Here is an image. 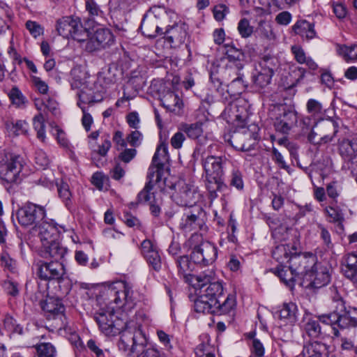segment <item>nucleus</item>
<instances>
[{
    "label": "nucleus",
    "instance_id": "5fc2aeb1",
    "mask_svg": "<svg viewBox=\"0 0 357 357\" xmlns=\"http://www.w3.org/2000/svg\"><path fill=\"white\" fill-rule=\"evenodd\" d=\"M237 29L241 36L243 38L250 37L254 31V27L250 25V21L245 17L238 22Z\"/></svg>",
    "mask_w": 357,
    "mask_h": 357
},
{
    "label": "nucleus",
    "instance_id": "f8f14e48",
    "mask_svg": "<svg viewBox=\"0 0 357 357\" xmlns=\"http://www.w3.org/2000/svg\"><path fill=\"white\" fill-rule=\"evenodd\" d=\"M274 109L277 112L274 121L275 130L281 133L287 134L297 125V112L294 108L285 105H276Z\"/></svg>",
    "mask_w": 357,
    "mask_h": 357
},
{
    "label": "nucleus",
    "instance_id": "393cba45",
    "mask_svg": "<svg viewBox=\"0 0 357 357\" xmlns=\"http://www.w3.org/2000/svg\"><path fill=\"white\" fill-rule=\"evenodd\" d=\"M176 263L178 269V275L182 278L185 282L190 284L193 287V283L196 282L195 278L197 276L191 273L194 268V264L191 262L187 255H183L177 258Z\"/></svg>",
    "mask_w": 357,
    "mask_h": 357
},
{
    "label": "nucleus",
    "instance_id": "864d4df0",
    "mask_svg": "<svg viewBox=\"0 0 357 357\" xmlns=\"http://www.w3.org/2000/svg\"><path fill=\"white\" fill-rule=\"evenodd\" d=\"M33 128L37 132V137L44 142L45 138V119L42 114L34 116L33 119Z\"/></svg>",
    "mask_w": 357,
    "mask_h": 357
},
{
    "label": "nucleus",
    "instance_id": "4c0bfd02",
    "mask_svg": "<svg viewBox=\"0 0 357 357\" xmlns=\"http://www.w3.org/2000/svg\"><path fill=\"white\" fill-rule=\"evenodd\" d=\"M93 36L102 49L114 43L113 34L108 29H98L93 33Z\"/></svg>",
    "mask_w": 357,
    "mask_h": 357
},
{
    "label": "nucleus",
    "instance_id": "79ce46f5",
    "mask_svg": "<svg viewBox=\"0 0 357 357\" xmlns=\"http://www.w3.org/2000/svg\"><path fill=\"white\" fill-rule=\"evenodd\" d=\"M333 311L331 313L322 314L319 317V319L324 324L335 326L337 325L340 328H341V313L337 311V304H334V298L333 299Z\"/></svg>",
    "mask_w": 357,
    "mask_h": 357
},
{
    "label": "nucleus",
    "instance_id": "774afa93",
    "mask_svg": "<svg viewBox=\"0 0 357 357\" xmlns=\"http://www.w3.org/2000/svg\"><path fill=\"white\" fill-rule=\"evenodd\" d=\"M195 354L197 357H215L209 346L205 344H200L195 348Z\"/></svg>",
    "mask_w": 357,
    "mask_h": 357
},
{
    "label": "nucleus",
    "instance_id": "4468645a",
    "mask_svg": "<svg viewBox=\"0 0 357 357\" xmlns=\"http://www.w3.org/2000/svg\"><path fill=\"white\" fill-rule=\"evenodd\" d=\"M331 280L326 267L315 263L309 273L304 275V280L301 284L307 289H319L327 285Z\"/></svg>",
    "mask_w": 357,
    "mask_h": 357
},
{
    "label": "nucleus",
    "instance_id": "ea45409f",
    "mask_svg": "<svg viewBox=\"0 0 357 357\" xmlns=\"http://www.w3.org/2000/svg\"><path fill=\"white\" fill-rule=\"evenodd\" d=\"M72 79L70 85L73 89H82L81 91L77 93H84V98L86 97L85 93L82 91V89L85 87L86 84V77L84 72L81 71L79 69H73L71 71Z\"/></svg>",
    "mask_w": 357,
    "mask_h": 357
},
{
    "label": "nucleus",
    "instance_id": "052dcab7",
    "mask_svg": "<svg viewBox=\"0 0 357 357\" xmlns=\"http://www.w3.org/2000/svg\"><path fill=\"white\" fill-rule=\"evenodd\" d=\"M3 325L8 331L18 334L22 333V327L17 324L16 320L12 317L6 316L3 320Z\"/></svg>",
    "mask_w": 357,
    "mask_h": 357
},
{
    "label": "nucleus",
    "instance_id": "8fccbe9b",
    "mask_svg": "<svg viewBox=\"0 0 357 357\" xmlns=\"http://www.w3.org/2000/svg\"><path fill=\"white\" fill-rule=\"evenodd\" d=\"M38 357H56V350L53 344L50 342L37 344L35 346Z\"/></svg>",
    "mask_w": 357,
    "mask_h": 357
},
{
    "label": "nucleus",
    "instance_id": "c9c22d12",
    "mask_svg": "<svg viewBox=\"0 0 357 357\" xmlns=\"http://www.w3.org/2000/svg\"><path fill=\"white\" fill-rule=\"evenodd\" d=\"M78 98H79V100L77 102V105L79 107L81 108V109L83 112V116L82 118V126H84V128H85V130L86 131H89L91 129V126L93 121V118H92L91 115L86 111V108L84 107H83L82 105V103L90 104L91 102H93L94 100L91 98H85L84 93H79Z\"/></svg>",
    "mask_w": 357,
    "mask_h": 357
},
{
    "label": "nucleus",
    "instance_id": "a19ab883",
    "mask_svg": "<svg viewBox=\"0 0 357 357\" xmlns=\"http://www.w3.org/2000/svg\"><path fill=\"white\" fill-rule=\"evenodd\" d=\"M337 52L347 62L357 61V45H337Z\"/></svg>",
    "mask_w": 357,
    "mask_h": 357
},
{
    "label": "nucleus",
    "instance_id": "c03bdc74",
    "mask_svg": "<svg viewBox=\"0 0 357 357\" xmlns=\"http://www.w3.org/2000/svg\"><path fill=\"white\" fill-rule=\"evenodd\" d=\"M278 59L271 55L264 56L259 63V68L266 72L274 75L279 67Z\"/></svg>",
    "mask_w": 357,
    "mask_h": 357
},
{
    "label": "nucleus",
    "instance_id": "bf43d9fd",
    "mask_svg": "<svg viewBox=\"0 0 357 357\" xmlns=\"http://www.w3.org/2000/svg\"><path fill=\"white\" fill-rule=\"evenodd\" d=\"M0 27L3 29L5 26L8 27V21H10L13 16L12 10L7 5L3 4L1 6L0 10Z\"/></svg>",
    "mask_w": 357,
    "mask_h": 357
},
{
    "label": "nucleus",
    "instance_id": "cd10ccee",
    "mask_svg": "<svg viewBox=\"0 0 357 357\" xmlns=\"http://www.w3.org/2000/svg\"><path fill=\"white\" fill-rule=\"evenodd\" d=\"M302 354L303 357H328V347L320 342H312L304 345Z\"/></svg>",
    "mask_w": 357,
    "mask_h": 357
},
{
    "label": "nucleus",
    "instance_id": "4be33fe9",
    "mask_svg": "<svg viewBox=\"0 0 357 357\" xmlns=\"http://www.w3.org/2000/svg\"><path fill=\"white\" fill-rule=\"evenodd\" d=\"M255 141L252 134L248 130L243 132H234L229 139L231 145L234 149L242 151H248L253 149Z\"/></svg>",
    "mask_w": 357,
    "mask_h": 357
},
{
    "label": "nucleus",
    "instance_id": "39448f33",
    "mask_svg": "<svg viewBox=\"0 0 357 357\" xmlns=\"http://www.w3.org/2000/svg\"><path fill=\"white\" fill-rule=\"evenodd\" d=\"M25 162L20 155L0 153V180L6 188L20 183L24 176Z\"/></svg>",
    "mask_w": 357,
    "mask_h": 357
},
{
    "label": "nucleus",
    "instance_id": "e2e57ef3",
    "mask_svg": "<svg viewBox=\"0 0 357 357\" xmlns=\"http://www.w3.org/2000/svg\"><path fill=\"white\" fill-rule=\"evenodd\" d=\"M317 227L319 230L320 237L327 248L331 249L333 244L331 241V234L328 230L321 224H318Z\"/></svg>",
    "mask_w": 357,
    "mask_h": 357
},
{
    "label": "nucleus",
    "instance_id": "7c9ffc66",
    "mask_svg": "<svg viewBox=\"0 0 357 357\" xmlns=\"http://www.w3.org/2000/svg\"><path fill=\"white\" fill-rule=\"evenodd\" d=\"M297 305L290 302L283 304L279 312V317L285 324L292 326L297 321Z\"/></svg>",
    "mask_w": 357,
    "mask_h": 357
},
{
    "label": "nucleus",
    "instance_id": "bb28decb",
    "mask_svg": "<svg viewBox=\"0 0 357 357\" xmlns=\"http://www.w3.org/2000/svg\"><path fill=\"white\" fill-rule=\"evenodd\" d=\"M85 9L89 14L87 24L89 26L101 24L105 20L104 12L94 0H85Z\"/></svg>",
    "mask_w": 357,
    "mask_h": 357
},
{
    "label": "nucleus",
    "instance_id": "b1692460",
    "mask_svg": "<svg viewBox=\"0 0 357 357\" xmlns=\"http://www.w3.org/2000/svg\"><path fill=\"white\" fill-rule=\"evenodd\" d=\"M38 229V236L43 244L59 240L60 231L57 225L53 222L41 221L36 227Z\"/></svg>",
    "mask_w": 357,
    "mask_h": 357
},
{
    "label": "nucleus",
    "instance_id": "a18cd8bd",
    "mask_svg": "<svg viewBox=\"0 0 357 357\" xmlns=\"http://www.w3.org/2000/svg\"><path fill=\"white\" fill-rule=\"evenodd\" d=\"M226 54L229 61L236 64L237 69L243 68L242 61L244 59V54L241 50L237 49L234 46H229L226 51Z\"/></svg>",
    "mask_w": 357,
    "mask_h": 357
},
{
    "label": "nucleus",
    "instance_id": "f03ea898",
    "mask_svg": "<svg viewBox=\"0 0 357 357\" xmlns=\"http://www.w3.org/2000/svg\"><path fill=\"white\" fill-rule=\"evenodd\" d=\"M93 317L100 330L105 335L115 336L121 334L118 347L123 351L135 353L138 346H144L146 342L145 335L133 321L114 315V307L101 308L95 312Z\"/></svg>",
    "mask_w": 357,
    "mask_h": 357
},
{
    "label": "nucleus",
    "instance_id": "09e8293b",
    "mask_svg": "<svg viewBox=\"0 0 357 357\" xmlns=\"http://www.w3.org/2000/svg\"><path fill=\"white\" fill-rule=\"evenodd\" d=\"M257 31L261 37L268 40H273L275 38L271 23L268 21L260 20L258 23Z\"/></svg>",
    "mask_w": 357,
    "mask_h": 357
},
{
    "label": "nucleus",
    "instance_id": "2eb2a0df",
    "mask_svg": "<svg viewBox=\"0 0 357 357\" xmlns=\"http://www.w3.org/2000/svg\"><path fill=\"white\" fill-rule=\"evenodd\" d=\"M202 208L198 206L185 207L179 222V229L185 232L196 231L203 225V220L200 218Z\"/></svg>",
    "mask_w": 357,
    "mask_h": 357
},
{
    "label": "nucleus",
    "instance_id": "3c124183",
    "mask_svg": "<svg viewBox=\"0 0 357 357\" xmlns=\"http://www.w3.org/2000/svg\"><path fill=\"white\" fill-rule=\"evenodd\" d=\"M305 331L310 337H319L321 334L319 319H309L305 324Z\"/></svg>",
    "mask_w": 357,
    "mask_h": 357
},
{
    "label": "nucleus",
    "instance_id": "c756f323",
    "mask_svg": "<svg viewBox=\"0 0 357 357\" xmlns=\"http://www.w3.org/2000/svg\"><path fill=\"white\" fill-rule=\"evenodd\" d=\"M161 102L167 110L175 113H178L183 107L179 96L173 91H167L161 98Z\"/></svg>",
    "mask_w": 357,
    "mask_h": 357
},
{
    "label": "nucleus",
    "instance_id": "a878e982",
    "mask_svg": "<svg viewBox=\"0 0 357 357\" xmlns=\"http://www.w3.org/2000/svg\"><path fill=\"white\" fill-rule=\"evenodd\" d=\"M339 152L346 160L357 165V136L352 139H343L339 144Z\"/></svg>",
    "mask_w": 357,
    "mask_h": 357
},
{
    "label": "nucleus",
    "instance_id": "9b49d317",
    "mask_svg": "<svg viewBox=\"0 0 357 357\" xmlns=\"http://www.w3.org/2000/svg\"><path fill=\"white\" fill-rule=\"evenodd\" d=\"M56 30L63 38H72L75 40H83L82 36H86V29L77 17L66 16L57 21Z\"/></svg>",
    "mask_w": 357,
    "mask_h": 357
},
{
    "label": "nucleus",
    "instance_id": "2f4dec72",
    "mask_svg": "<svg viewBox=\"0 0 357 357\" xmlns=\"http://www.w3.org/2000/svg\"><path fill=\"white\" fill-rule=\"evenodd\" d=\"M202 123L196 122L194 123H181L178 130L183 131L187 136L192 139L201 142V137L203 135Z\"/></svg>",
    "mask_w": 357,
    "mask_h": 357
},
{
    "label": "nucleus",
    "instance_id": "6e6d98bb",
    "mask_svg": "<svg viewBox=\"0 0 357 357\" xmlns=\"http://www.w3.org/2000/svg\"><path fill=\"white\" fill-rule=\"evenodd\" d=\"M229 185L238 190L243 189V181L241 171L237 168H233L229 178Z\"/></svg>",
    "mask_w": 357,
    "mask_h": 357
},
{
    "label": "nucleus",
    "instance_id": "6ab92c4d",
    "mask_svg": "<svg viewBox=\"0 0 357 357\" xmlns=\"http://www.w3.org/2000/svg\"><path fill=\"white\" fill-rule=\"evenodd\" d=\"M224 114L227 121L235 123L237 126L243 127L248 118L246 108L236 100L230 103L225 109Z\"/></svg>",
    "mask_w": 357,
    "mask_h": 357
},
{
    "label": "nucleus",
    "instance_id": "603ef678",
    "mask_svg": "<svg viewBox=\"0 0 357 357\" xmlns=\"http://www.w3.org/2000/svg\"><path fill=\"white\" fill-rule=\"evenodd\" d=\"M83 38V40H77L81 44V47L89 52H93L95 51H98L102 48L98 45L96 40H95V37L93 35L91 37H89V33L86 31V36H82Z\"/></svg>",
    "mask_w": 357,
    "mask_h": 357
},
{
    "label": "nucleus",
    "instance_id": "69168bd1",
    "mask_svg": "<svg viewBox=\"0 0 357 357\" xmlns=\"http://www.w3.org/2000/svg\"><path fill=\"white\" fill-rule=\"evenodd\" d=\"M213 15L217 21H222L229 13V8L225 4H218L213 8Z\"/></svg>",
    "mask_w": 357,
    "mask_h": 357
},
{
    "label": "nucleus",
    "instance_id": "4d7b16f0",
    "mask_svg": "<svg viewBox=\"0 0 357 357\" xmlns=\"http://www.w3.org/2000/svg\"><path fill=\"white\" fill-rule=\"evenodd\" d=\"M57 188L59 197L63 199L66 206H68L71 204L70 198L72 196L68 184L61 181L57 184Z\"/></svg>",
    "mask_w": 357,
    "mask_h": 357
},
{
    "label": "nucleus",
    "instance_id": "680f3d73",
    "mask_svg": "<svg viewBox=\"0 0 357 357\" xmlns=\"http://www.w3.org/2000/svg\"><path fill=\"white\" fill-rule=\"evenodd\" d=\"M25 25L33 38H37L43 33V28L35 21L28 20Z\"/></svg>",
    "mask_w": 357,
    "mask_h": 357
},
{
    "label": "nucleus",
    "instance_id": "f257e3e1",
    "mask_svg": "<svg viewBox=\"0 0 357 357\" xmlns=\"http://www.w3.org/2000/svg\"><path fill=\"white\" fill-rule=\"evenodd\" d=\"M167 145L165 142H161L148 169V182L138 194L139 201H149L152 195L150 193V190H153L154 185H158L160 190H165L167 188H174L175 192L172 194V198L178 205L185 207L195 206L197 192V188L194 185L183 181H178L174 185L167 183L164 162L167 160Z\"/></svg>",
    "mask_w": 357,
    "mask_h": 357
},
{
    "label": "nucleus",
    "instance_id": "de8ad7c7",
    "mask_svg": "<svg viewBox=\"0 0 357 357\" xmlns=\"http://www.w3.org/2000/svg\"><path fill=\"white\" fill-rule=\"evenodd\" d=\"M325 211L327 215L331 218V222L337 223L340 229L343 228L342 222L344 218L342 209L337 206H331L326 207Z\"/></svg>",
    "mask_w": 357,
    "mask_h": 357
},
{
    "label": "nucleus",
    "instance_id": "9d476101",
    "mask_svg": "<svg viewBox=\"0 0 357 357\" xmlns=\"http://www.w3.org/2000/svg\"><path fill=\"white\" fill-rule=\"evenodd\" d=\"M46 215L43 206L27 202L18 209L17 218L19 224L24 227H36L43 220Z\"/></svg>",
    "mask_w": 357,
    "mask_h": 357
},
{
    "label": "nucleus",
    "instance_id": "49530a36",
    "mask_svg": "<svg viewBox=\"0 0 357 357\" xmlns=\"http://www.w3.org/2000/svg\"><path fill=\"white\" fill-rule=\"evenodd\" d=\"M8 95L12 104L16 107L24 108L26 107L27 100L17 86H13Z\"/></svg>",
    "mask_w": 357,
    "mask_h": 357
},
{
    "label": "nucleus",
    "instance_id": "1a4fd4ad",
    "mask_svg": "<svg viewBox=\"0 0 357 357\" xmlns=\"http://www.w3.org/2000/svg\"><path fill=\"white\" fill-rule=\"evenodd\" d=\"M202 240L200 235L194 234L189 239V243L192 247L190 258L194 264L208 265L212 264L218 255L217 248L214 244L208 241H201L200 243L194 245V243Z\"/></svg>",
    "mask_w": 357,
    "mask_h": 357
},
{
    "label": "nucleus",
    "instance_id": "338daca9",
    "mask_svg": "<svg viewBox=\"0 0 357 357\" xmlns=\"http://www.w3.org/2000/svg\"><path fill=\"white\" fill-rule=\"evenodd\" d=\"M340 191V187L336 181L331 182L326 185V193L334 201L339 197Z\"/></svg>",
    "mask_w": 357,
    "mask_h": 357
},
{
    "label": "nucleus",
    "instance_id": "f3484780",
    "mask_svg": "<svg viewBox=\"0 0 357 357\" xmlns=\"http://www.w3.org/2000/svg\"><path fill=\"white\" fill-rule=\"evenodd\" d=\"M306 109L309 115L303 116L301 121L303 130H308L316 126L319 121L323 119L325 113L321 102L313 98L307 100Z\"/></svg>",
    "mask_w": 357,
    "mask_h": 357
},
{
    "label": "nucleus",
    "instance_id": "dca6fc26",
    "mask_svg": "<svg viewBox=\"0 0 357 357\" xmlns=\"http://www.w3.org/2000/svg\"><path fill=\"white\" fill-rule=\"evenodd\" d=\"M316 259L312 255L294 254L291 255L288 264L293 273L298 278L304 280V275L309 273L310 269L315 265Z\"/></svg>",
    "mask_w": 357,
    "mask_h": 357
},
{
    "label": "nucleus",
    "instance_id": "72a5a7b5",
    "mask_svg": "<svg viewBox=\"0 0 357 357\" xmlns=\"http://www.w3.org/2000/svg\"><path fill=\"white\" fill-rule=\"evenodd\" d=\"M6 128L10 135L18 136L28 134L29 124L22 120L8 121L6 123Z\"/></svg>",
    "mask_w": 357,
    "mask_h": 357
},
{
    "label": "nucleus",
    "instance_id": "20e7f679",
    "mask_svg": "<svg viewBox=\"0 0 357 357\" xmlns=\"http://www.w3.org/2000/svg\"><path fill=\"white\" fill-rule=\"evenodd\" d=\"M227 162V158L222 156L210 155L202 157V165L205 173V185L211 199H215L218 197L217 192L227 188L224 182V169Z\"/></svg>",
    "mask_w": 357,
    "mask_h": 357
},
{
    "label": "nucleus",
    "instance_id": "13d9d810",
    "mask_svg": "<svg viewBox=\"0 0 357 357\" xmlns=\"http://www.w3.org/2000/svg\"><path fill=\"white\" fill-rule=\"evenodd\" d=\"M255 333H250L249 337L251 339L250 349L252 354L257 357H262L264 355V347L262 343L256 338H254Z\"/></svg>",
    "mask_w": 357,
    "mask_h": 357
},
{
    "label": "nucleus",
    "instance_id": "0e129e2a",
    "mask_svg": "<svg viewBox=\"0 0 357 357\" xmlns=\"http://www.w3.org/2000/svg\"><path fill=\"white\" fill-rule=\"evenodd\" d=\"M185 140V133L179 130L170 139V144L174 149H180L182 147L183 143Z\"/></svg>",
    "mask_w": 357,
    "mask_h": 357
},
{
    "label": "nucleus",
    "instance_id": "e433bc0d",
    "mask_svg": "<svg viewBox=\"0 0 357 357\" xmlns=\"http://www.w3.org/2000/svg\"><path fill=\"white\" fill-rule=\"evenodd\" d=\"M236 297L233 294H229L227 298L221 303L219 300L218 303L215 305L216 307L213 312H209L208 314H227L233 310L236 306Z\"/></svg>",
    "mask_w": 357,
    "mask_h": 357
},
{
    "label": "nucleus",
    "instance_id": "412c9836",
    "mask_svg": "<svg viewBox=\"0 0 357 357\" xmlns=\"http://www.w3.org/2000/svg\"><path fill=\"white\" fill-rule=\"evenodd\" d=\"M141 252L147 263L155 271H159L162 267L160 255L157 248L150 240L146 239L141 244Z\"/></svg>",
    "mask_w": 357,
    "mask_h": 357
},
{
    "label": "nucleus",
    "instance_id": "ddd939ff",
    "mask_svg": "<svg viewBox=\"0 0 357 357\" xmlns=\"http://www.w3.org/2000/svg\"><path fill=\"white\" fill-rule=\"evenodd\" d=\"M43 311L48 319L55 321V326L59 329H66L68 326L67 318L64 314L65 307L59 298H50L42 305Z\"/></svg>",
    "mask_w": 357,
    "mask_h": 357
},
{
    "label": "nucleus",
    "instance_id": "aec40b11",
    "mask_svg": "<svg viewBox=\"0 0 357 357\" xmlns=\"http://www.w3.org/2000/svg\"><path fill=\"white\" fill-rule=\"evenodd\" d=\"M334 304H337V311L341 313V328L355 326L357 324V308L345 306V303L339 296L334 297Z\"/></svg>",
    "mask_w": 357,
    "mask_h": 357
},
{
    "label": "nucleus",
    "instance_id": "37998d69",
    "mask_svg": "<svg viewBox=\"0 0 357 357\" xmlns=\"http://www.w3.org/2000/svg\"><path fill=\"white\" fill-rule=\"evenodd\" d=\"M342 271L347 278H354L357 273V253L347 255L345 259V266Z\"/></svg>",
    "mask_w": 357,
    "mask_h": 357
},
{
    "label": "nucleus",
    "instance_id": "423d86ee",
    "mask_svg": "<svg viewBox=\"0 0 357 357\" xmlns=\"http://www.w3.org/2000/svg\"><path fill=\"white\" fill-rule=\"evenodd\" d=\"M176 17V13L162 6H153L144 15L141 22L140 29L142 33L149 38H155L162 35L163 31L160 25Z\"/></svg>",
    "mask_w": 357,
    "mask_h": 357
},
{
    "label": "nucleus",
    "instance_id": "473e14b6",
    "mask_svg": "<svg viewBox=\"0 0 357 357\" xmlns=\"http://www.w3.org/2000/svg\"><path fill=\"white\" fill-rule=\"evenodd\" d=\"M271 271L278 275L280 279L287 285H294V282L296 280L297 276L293 273L291 268L289 266L278 265L277 267L271 268Z\"/></svg>",
    "mask_w": 357,
    "mask_h": 357
},
{
    "label": "nucleus",
    "instance_id": "7ed1b4c3",
    "mask_svg": "<svg viewBox=\"0 0 357 357\" xmlns=\"http://www.w3.org/2000/svg\"><path fill=\"white\" fill-rule=\"evenodd\" d=\"M193 287L199 289V296L195 301L194 308L199 313L213 312L215 306L224 291L223 284L212 269L200 273L195 278Z\"/></svg>",
    "mask_w": 357,
    "mask_h": 357
},
{
    "label": "nucleus",
    "instance_id": "f704fd0d",
    "mask_svg": "<svg viewBox=\"0 0 357 357\" xmlns=\"http://www.w3.org/2000/svg\"><path fill=\"white\" fill-rule=\"evenodd\" d=\"M256 71L252 77L253 84L257 90L261 91L271 84L273 75L260 68L256 69Z\"/></svg>",
    "mask_w": 357,
    "mask_h": 357
},
{
    "label": "nucleus",
    "instance_id": "a211bd4d",
    "mask_svg": "<svg viewBox=\"0 0 357 357\" xmlns=\"http://www.w3.org/2000/svg\"><path fill=\"white\" fill-rule=\"evenodd\" d=\"M187 29V25L184 22H174L172 25L167 26L162 35L172 46L176 47L185 42L188 36Z\"/></svg>",
    "mask_w": 357,
    "mask_h": 357
},
{
    "label": "nucleus",
    "instance_id": "0eeeda50",
    "mask_svg": "<svg viewBox=\"0 0 357 357\" xmlns=\"http://www.w3.org/2000/svg\"><path fill=\"white\" fill-rule=\"evenodd\" d=\"M107 294L109 304L113 303L123 311H130L135 305L132 286L127 282L121 280L113 282L107 289Z\"/></svg>",
    "mask_w": 357,
    "mask_h": 357
},
{
    "label": "nucleus",
    "instance_id": "6e6552de",
    "mask_svg": "<svg viewBox=\"0 0 357 357\" xmlns=\"http://www.w3.org/2000/svg\"><path fill=\"white\" fill-rule=\"evenodd\" d=\"M66 271L62 261H52L40 264L38 268V277L44 280H57L59 287L63 295H67L71 289V282L68 279L63 278Z\"/></svg>",
    "mask_w": 357,
    "mask_h": 357
},
{
    "label": "nucleus",
    "instance_id": "c85d7f7f",
    "mask_svg": "<svg viewBox=\"0 0 357 357\" xmlns=\"http://www.w3.org/2000/svg\"><path fill=\"white\" fill-rule=\"evenodd\" d=\"M292 29L296 34L307 40L316 37L314 24L305 20H298Z\"/></svg>",
    "mask_w": 357,
    "mask_h": 357
},
{
    "label": "nucleus",
    "instance_id": "5701e85b",
    "mask_svg": "<svg viewBox=\"0 0 357 357\" xmlns=\"http://www.w3.org/2000/svg\"><path fill=\"white\" fill-rule=\"evenodd\" d=\"M67 252L66 248L60 245L59 240L43 244L40 248V255L44 258H52L53 261L63 259Z\"/></svg>",
    "mask_w": 357,
    "mask_h": 357
},
{
    "label": "nucleus",
    "instance_id": "58836bf2",
    "mask_svg": "<svg viewBox=\"0 0 357 357\" xmlns=\"http://www.w3.org/2000/svg\"><path fill=\"white\" fill-rule=\"evenodd\" d=\"M290 254V247L286 244L277 245L272 252L273 259L279 263V265L288 263L291 257Z\"/></svg>",
    "mask_w": 357,
    "mask_h": 357
}]
</instances>
